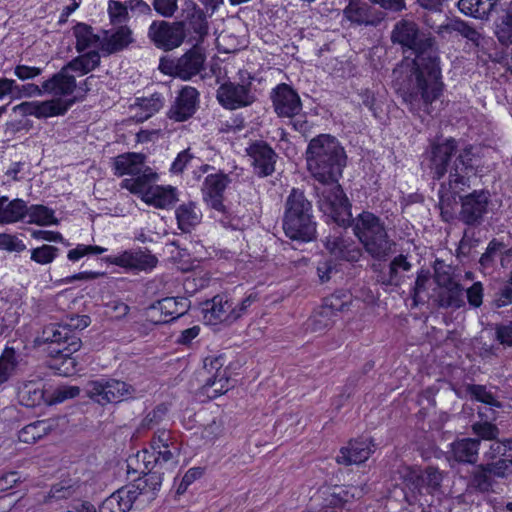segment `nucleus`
I'll return each instance as SVG.
<instances>
[{
	"mask_svg": "<svg viewBox=\"0 0 512 512\" xmlns=\"http://www.w3.org/2000/svg\"><path fill=\"white\" fill-rule=\"evenodd\" d=\"M390 38L406 55L393 69L397 93L411 113L431 114L432 104L445 88L435 37L414 21L402 19L394 25Z\"/></svg>",
	"mask_w": 512,
	"mask_h": 512,
	"instance_id": "obj_1",
	"label": "nucleus"
},
{
	"mask_svg": "<svg viewBox=\"0 0 512 512\" xmlns=\"http://www.w3.org/2000/svg\"><path fill=\"white\" fill-rule=\"evenodd\" d=\"M476 174V166L470 162L456 166L449 180L440 183L438 205L441 219L446 223L458 220L465 226H481L489 212L491 194L487 189L473 190L463 194L471 187V178Z\"/></svg>",
	"mask_w": 512,
	"mask_h": 512,
	"instance_id": "obj_2",
	"label": "nucleus"
},
{
	"mask_svg": "<svg viewBox=\"0 0 512 512\" xmlns=\"http://www.w3.org/2000/svg\"><path fill=\"white\" fill-rule=\"evenodd\" d=\"M307 170L320 184H334L342 177L347 155L340 141L331 134L313 137L306 148Z\"/></svg>",
	"mask_w": 512,
	"mask_h": 512,
	"instance_id": "obj_3",
	"label": "nucleus"
},
{
	"mask_svg": "<svg viewBox=\"0 0 512 512\" xmlns=\"http://www.w3.org/2000/svg\"><path fill=\"white\" fill-rule=\"evenodd\" d=\"M480 148L467 144L459 149L458 141L453 137H438L430 141L429 146L424 152V157L428 161L432 179L441 180L448 174L446 180L450 179L455 172L456 166L461 167V163L470 162L476 166V174L483 171Z\"/></svg>",
	"mask_w": 512,
	"mask_h": 512,
	"instance_id": "obj_4",
	"label": "nucleus"
},
{
	"mask_svg": "<svg viewBox=\"0 0 512 512\" xmlns=\"http://www.w3.org/2000/svg\"><path fill=\"white\" fill-rule=\"evenodd\" d=\"M362 244L365 252L377 261H386L395 251L396 242L389 236L385 222L370 211H362L349 228Z\"/></svg>",
	"mask_w": 512,
	"mask_h": 512,
	"instance_id": "obj_5",
	"label": "nucleus"
},
{
	"mask_svg": "<svg viewBox=\"0 0 512 512\" xmlns=\"http://www.w3.org/2000/svg\"><path fill=\"white\" fill-rule=\"evenodd\" d=\"M362 244L365 252L377 261H386L395 251L396 242L389 236L385 222L370 211H362L349 228Z\"/></svg>",
	"mask_w": 512,
	"mask_h": 512,
	"instance_id": "obj_6",
	"label": "nucleus"
},
{
	"mask_svg": "<svg viewBox=\"0 0 512 512\" xmlns=\"http://www.w3.org/2000/svg\"><path fill=\"white\" fill-rule=\"evenodd\" d=\"M230 183L229 175L219 170L205 177L201 191L204 202L212 211L211 217L224 228L239 230L242 225L241 218L224 204V192Z\"/></svg>",
	"mask_w": 512,
	"mask_h": 512,
	"instance_id": "obj_7",
	"label": "nucleus"
},
{
	"mask_svg": "<svg viewBox=\"0 0 512 512\" xmlns=\"http://www.w3.org/2000/svg\"><path fill=\"white\" fill-rule=\"evenodd\" d=\"M317 196V204L320 211L326 217L330 230H348L349 221H352V204L341 185L322 184L314 187Z\"/></svg>",
	"mask_w": 512,
	"mask_h": 512,
	"instance_id": "obj_8",
	"label": "nucleus"
},
{
	"mask_svg": "<svg viewBox=\"0 0 512 512\" xmlns=\"http://www.w3.org/2000/svg\"><path fill=\"white\" fill-rule=\"evenodd\" d=\"M39 343L49 344V353L52 356L63 358V363L74 365L71 355L77 352L82 345L80 337L67 328L64 322L51 323L44 327L42 334L37 337Z\"/></svg>",
	"mask_w": 512,
	"mask_h": 512,
	"instance_id": "obj_9",
	"label": "nucleus"
},
{
	"mask_svg": "<svg viewBox=\"0 0 512 512\" xmlns=\"http://www.w3.org/2000/svg\"><path fill=\"white\" fill-rule=\"evenodd\" d=\"M196 43L182 56L170 58L163 56L159 61V70L169 76L187 81L204 70L206 55L204 49Z\"/></svg>",
	"mask_w": 512,
	"mask_h": 512,
	"instance_id": "obj_10",
	"label": "nucleus"
},
{
	"mask_svg": "<svg viewBox=\"0 0 512 512\" xmlns=\"http://www.w3.org/2000/svg\"><path fill=\"white\" fill-rule=\"evenodd\" d=\"M135 392L134 386L115 378L92 380L85 386L87 397L101 406L134 399Z\"/></svg>",
	"mask_w": 512,
	"mask_h": 512,
	"instance_id": "obj_11",
	"label": "nucleus"
},
{
	"mask_svg": "<svg viewBox=\"0 0 512 512\" xmlns=\"http://www.w3.org/2000/svg\"><path fill=\"white\" fill-rule=\"evenodd\" d=\"M239 83L227 81L221 84L216 91V99L219 104L228 110H235L247 107L256 101V96L252 92V76L246 70H240Z\"/></svg>",
	"mask_w": 512,
	"mask_h": 512,
	"instance_id": "obj_12",
	"label": "nucleus"
},
{
	"mask_svg": "<svg viewBox=\"0 0 512 512\" xmlns=\"http://www.w3.org/2000/svg\"><path fill=\"white\" fill-rule=\"evenodd\" d=\"M147 37L156 48L168 52L181 46L186 34L182 23L154 20L148 28Z\"/></svg>",
	"mask_w": 512,
	"mask_h": 512,
	"instance_id": "obj_13",
	"label": "nucleus"
},
{
	"mask_svg": "<svg viewBox=\"0 0 512 512\" xmlns=\"http://www.w3.org/2000/svg\"><path fill=\"white\" fill-rule=\"evenodd\" d=\"M245 151L251 160L255 175L265 178L275 172V164L279 156L266 141H252Z\"/></svg>",
	"mask_w": 512,
	"mask_h": 512,
	"instance_id": "obj_14",
	"label": "nucleus"
},
{
	"mask_svg": "<svg viewBox=\"0 0 512 512\" xmlns=\"http://www.w3.org/2000/svg\"><path fill=\"white\" fill-rule=\"evenodd\" d=\"M104 260L132 271H150L158 263L157 257L148 249H129L115 256H107Z\"/></svg>",
	"mask_w": 512,
	"mask_h": 512,
	"instance_id": "obj_15",
	"label": "nucleus"
},
{
	"mask_svg": "<svg viewBox=\"0 0 512 512\" xmlns=\"http://www.w3.org/2000/svg\"><path fill=\"white\" fill-rule=\"evenodd\" d=\"M275 113L279 117L294 118L302 110L299 94L289 84H278L270 96Z\"/></svg>",
	"mask_w": 512,
	"mask_h": 512,
	"instance_id": "obj_16",
	"label": "nucleus"
},
{
	"mask_svg": "<svg viewBox=\"0 0 512 512\" xmlns=\"http://www.w3.org/2000/svg\"><path fill=\"white\" fill-rule=\"evenodd\" d=\"M347 230H330L323 240L324 247L334 256L348 262H358L362 250L346 236Z\"/></svg>",
	"mask_w": 512,
	"mask_h": 512,
	"instance_id": "obj_17",
	"label": "nucleus"
},
{
	"mask_svg": "<svg viewBox=\"0 0 512 512\" xmlns=\"http://www.w3.org/2000/svg\"><path fill=\"white\" fill-rule=\"evenodd\" d=\"M343 16L352 24L372 27H377L385 18L384 12L362 0H349Z\"/></svg>",
	"mask_w": 512,
	"mask_h": 512,
	"instance_id": "obj_18",
	"label": "nucleus"
},
{
	"mask_svg": "<svg viewBox=\"0 0 512 512\" xmlns=\"http://www.w3.org/2000/svg\"><path fill=\"white\" fill-rule=\"evenodd\" d=\"M183 19L177 23L183 24V32L187 35V31L195 34L193 40L196 43H202L208 35L207 15L193 0H185L182 9Z\"/></svg>",
	"mask_w": 512,
	"mask_h": 512,
	"instance_id": "obj_19",
	"label": "nucleus"
},
{
	"mask_svg": "<svg viewBox=\"0 0 512 512\" xmlns=\"http://www.w3.org/2000/svg\"><path fill=\"white\" fill-rule=\"evenodd\" d=\"M202 310L210 322L232 323L240 318V313H236L233 301L226 294H217L205 301Z\"/></svg>",
	"mask_w": 512,
	"mask_h": 512,
	"instance_id": "obj_20",
	"label": "nucleus"
},
{
	"mask_svg": "<svg viewBox=\"0 0 512 512\" xmlns=\"http://www.w3.org/2000/svg\"><path fill=\"white\" fill-rule=\"evenodd\" d=\"M199 92L191 86H184L178 93L174 104L170 107L167 116L177 122L190 119L197 111Z\"/></svg>",
	"mask_w": 512,
	"mask_h": 512,
	"instance_id": "obj_21",
	"label": "nucleus"
},
{
	"mask_svg": "<svg viewBox=\"0 0 512 512\" xmlns=\"http://www.w3.org/2000/svg\"><path fill=\"white\" fill-rule=\"evenodd\" d=\"M375 450V444L370 437H359L351 440L347 447H343L337 456V462L343 465L361 464L365 462Z\"/></svg>",
	"mask_w": 512,
	"mask_h": 512,
	"instance_id": "obj_22",
	"label": "nucleus"
},
{
	"mask_svg": "<svg viewBox=\"0 0 512 512\" xmlns=\"http://www.w3.org/2000/svg\"><path fill=\"white\" fill-rule=\"evenodd\" d=\"M142 453L144 468L164 471L174 469L178 465L180 448L178 443H176L156 451L144 449Z\"/></svg>",
	"mask_w": 512,
	"mask_h": 512,
	"instance_id": "obj_23",
	"label": "nucleus"
},
{
	"mask_svg": "<svg viewBox=\"0 0 512 512\" xmlns=\"http://www.w3.org/2000/svg\"><path fill=\"white\" fill-rule=\"evenodd\" d=\"M493 33L500 44H512V0H499L493 14Z\"/></svg>",
	"mask_w": 512,
	"mask_h": 512,
	"instance_id": "obj_24",
	"label": "nucleus"
},
{
	"mask_svg": "<svg viewBox=\"0 0 512 512\" xmlns=\"http://www.w3.org/2000/svg\"><path fill=\"white\" fill-rule=\"evenodd\" d=\"M282 227L286 237L292 241L308 243L317 237L315 218L282 219Z\"/></svg>",
	"mask_w": 512,
	"mask_h": 512,
	"instance_id": "obj_25",
	"label": "nucleus"
},
{
	"mask_svg": "<svg viewBox=\"0 0 512 512\" xmlns=\"http://www.w3.org/2000/svg\"><path fill=\"white\" fill-rule=\"evenodd\" d=\"M314 218L312 202L308 200L303 190L292 188L284 204L282 219Z\"/></svg>",
	"mask_w": 512,
	"mask_h": 512,
	"instance_id": "obj_26",
	"label": "nucleus"
},
{
	"mask_svg": "<svg viewBox=\"0 0 512 512\" xmlns=\"http://www.w3.org/2000/svg\"><path fill=\"white\" fill-rule=\"evenodd\" d=\"M163 475L164 471L145 468L137 478L133 479L132 483L126 486V488L128 491L133 492L135 500L140 495L144 494H151L152 498H154L156 492L161 488Z\"/></svg>",
	"mask_w": 512,
	"mask_h": 512,
	"instance_id": "obj_27",
	"label": "nucleus"
},
{
	"mask_svg": "<svg viewBox=\"0 0 512 512\" xmlns=\"http://www.w3.org/2000/svg\"><path fill=\"white\" fill-rule=\"evenodd\" d=\"M104 37L100 42V50L104 56L123 51L134 43L133 31L128 25L118 26L113 33L104 30Z\"/></svg>",
	"mask_w": 512,
	"mask_h": 512,
	"instance_id": "obj_28",
	"label": "nucleus"
},
{
	"mask_svg": "<svg viewBox=\"0 0 512 512\" xmlns=\"http://www.w3.org/2000/svg\"><path fill=\"white\" fill-rule=\"evenodd\" d=\"M69 71L71 70L64 65L59 72L42 83L43 91L60 97L72 95L77 88V83L75 77L68 73Z\"/></svg>",
	"mask_w": 512,
	"mask_h": 512,
	"instance_id": "obj_29",
	"label": "nucleus"
},
{
	"mask_svg": "<svg viewBox=\"0 0 512 512\" xmlns=\"http://www.w3.org/2000/svg\"><path fill=\"white\" fill-rule=\"evenodd\" d=\"M499 0H459L458 9L466 16L488 21L498 7Z\"/></svg>",
	"mask_w": 512,
	"mask_h": 512,
	"instance_id": "obj_30",
	"label": "nucleus"
},
{
	"mask_svg": "<svg viewBox=\"0 0 512 512\" xmlns=\"http://www.w3.org/2000/svg\"><path fill=\"white\" fill-rule=\"evenodd\" d=\"M480 439L463 438L451 444V453L458 463L475 465L478 460Z\"/></svg>",
	"mask_w": 512,
	"mask_h": 512,
	"instance_id": "obj_31",
	"label": "nucleus"
},
{
	"mask_svg": "<svg viewBox=\"0 0 512 512\" xmlns=\"http://www.w3.org/2000/svg\"><path fill=\"white\" fill-rule=\"evenodd\" d=\"M142 200L159 209H167L177 202V190L172 186H154L141 197Z\"/></svg>",
	"mask_w": 512,
	"mask_h": 512,
	"instance_id": "obj_32",
	"label": "nucleus"
},
{
	"mask_svg": "<svg viewBox=\"0 0 512 512\" xmlns=\"http://www.w3.org/2000/svg\"><path fill=\"white\" fill-rule=\"evenodd\" d=\"M18 398L26 407H36L42 403L52 404L45 396L44 385L40 381H29L18 388Z\"/></svg>",
	"mask_w": 512,
	"mask_h": 512,
	"instance_id": "obj_33",
	"label": "nucleus"
},
{
	"mask_svg": "<svg viewBox=\"0 0 512 512\" xmlns=\"http://www.w3.org/2000/svg\"><path fill=\"white\" fill-rule=\"evenodd\" d=\"M134 502L133 492L128 491L126 487H122L107 497L97 512H128Z\"/></svg>",
	"mask_w": 512,
	"mask_h": 512,
	"instance_id": "obj_34",
	"label": "nucleus"
},
{
	"mask_svg": "<svg viewBox=\"0 0 512 512\" xmlns=\"http://www.w3.org/2000/svg\"><path fill=\"white\" fill-rule=\"evenodd\" d=\"M28 206L22 199L9 201L8 197H0V223H14L21 221L27 216Z\"/></svg>",
	"mask_w": 512,
	"mask_h": 512,
	"instance_id": "obj_35",
	"label": "nucleus"
},
{
	"mask_svg": "<svg viewBox=\"0 0 512 512\" xmlns=\"http://www.w3.org/2000/svg\"><path fill=\"white\" fill-rule=\"evenodd\" d=\"M145 161L142 153L128 152L117 156L114 159V174L116 176L137 175L141 172V166Z\"/></svg>",
	"mask_w": 512,
	"mask_h": 512,
	"instance_id": "obj_36",
	"label": "nucleus"
},
{
	"mask_svg": "<svg viewBox=\"0 0 512 512\" xmlns=\"http://www.w3.org/2000/svg\"><path fill=\"white\" fill-rule=\"evenodd\" d=\"M464 288L460 283L443 287L436 295V303L439 308L458 310L465 305L463 298Z\"/></svg>",
	"mask_w": 512,
	"mask_h": 512,
	"instance_id": "obj_37",
	"label": "nucleus"
},
{
	"mask_svg": "<svg viewBox=\"0 0 512 512\" xmlns=\"http://www.w3.org/2000/svg\"><path fill=\"white\" fill-rule=\"evenodd\" d=\"M496 480L490 474V470L485 465H475L473 470L470 472L467 486L472 491L486 494L493 491V486L496 484Z\"/></svg>",
	"mask_w": 512,
	"mask_h": 512,
	"instance_id": "obj_38",
	"label": "nucleus"
},
{
	"mask_svg": "<svg viewBox=\"0 0 512 512\" xmlns=\"http://www.w3.org/2000/svg\"><path fill=\"white\" fill-rule=\"evenodd\" d=\"M178 228L183 233H190L200 224L202 215L194 202L181 204L175 211Z\"/></svg>",
	"mask_w": 512,
	"mask_h": 512,
	"instance_id": "obj_39",
	"label": "nucleus"
},
{
	"mask_svg": "<svg viewBox=\"0 0 512 512\" xmlns=\"http://www.w3.org/2000/svg\"><path fill=\"white\" fill-rule=\"evenodd\" d=\"M73 36L76 38L75 49L83 53L87 49L99 45L102 38L94 33L93 27L84 22H77L72 28Z\"/></svg>",
	"mask_w": 512,
	"mask_h": 512,
	"instance_id": "obj_40",
	"label": "nucleus"
},
{
	"mask_svg": "<svg viewBox=\"0 0 512 512\" xmlns=\"http://www.w3.org/2000/svg\"><path fill=\"white\" fill-rule=\"evenodd\" d=\"M78 100L77 97L62 99L60 97L46 101H38V119L62 116Z\"/></svg>",
	"mask_w": 512,
	"mask_h": 512,
	"instance_id": "obj_41",
	"label": "nucleus"
},
{
	"mask_svg": "<svg viewBox=\"0 0 512 512\" xmlns=\"http://www.w3.org/2000/svg\"><path fill=\"white\" fill-rule=\"evenodd\" d=\"M52 428L53 424L50 420H37L23 427L18 432V438L21 442L34 444L49 434Z\"/></svg>",
	"mask_w": 512,
	"mask_h": 512,
	"instance_id": "obj_42",
	"label": "nucleus"
},
{
	"mask_svg": "<svg viewBox=\"0 0 512 512\" xmlns=\"http://www.w3.org/2000/svg\"><path fill=\"white\" fill-rule=\"evenodd\" d=\"M101 55L97 50L83 52L81 55L76 56L70 60L66 65L73 72H81L88 74L100 66Z\"/></svg>",
	"mask_w": 512,
	"mask_h": 512,
	"instance_id": "obj_43",
	"label": "nucleus"
},
{
	"mask_svg": "<svg viewBox=\"0 0 512 512\" xmlns=\"http://www.w3.org/2000/svg\"><path fill=\"white\" fill-rule=\"evenodd\" d=\"M20 355L13 347L6 346L0 355V385L16 374Z\"/></svg>",
	"mask_w": 512,
	"mask_h": 512,
	"instance_id": "obj_44",
	"label": "nucleus"
},
{
	"mask_svg": "<svg viewBox=\"0 0 512 512\" xmlns=\"http://www.w3.org/2000/svg\"><path fill=\"white\" fill-rule=\"evenodd\" d=\"M190 302L184 297H166L157 302V306L153 305L152 308H158L162 314L172 316L171 320H175L183 316L189 308Z\"/></svg>",
	"mask_w": 512,
	"mask_h": 512,
	"instance_id": "obj_45",
	"label": "nucleus"
},
{
	"mask_svg": "<svg viewBox=\"0 0 512 512\" xmlns=\"http://www.w3.org/2000/svg\"><path fill=\"white\" fill-rule=\"evenodd\" d=\"M506 248V244L497 238H492L485 252L479 258L480 270L483 272L493 271L496 267V257L501 255L503 249Z\"/></svg>",
	"mask_w": 512,
	"mask_h": 512,
	"instance_id": "obj_46",
	"label": "nucleus"
},
{
	"mask_svg": "<svg viewBox=\"0 0 512 512\" xmlns=\"http://www.w3.org/2000/svg\"><path fill=\"white\" fill-rule=\"evenodd\" d=\"M135 105L141 110L135 115V118L137 121H144L162 108L163 98L161 94L154 93L149 98H137Z\"/></svg>",
	"mask_w": 512,
	"mask_h": 512,
	"instance_id": "obj_47",
	"label": "nucleus"
},
{
	"mask_svg": "<svg viewBox=\"0 0 512 512\" xmlns=\"http://www.w3.org/2000/svg\"><path fill=\"white\" fill-rule=\"evenodd\" d=\"M465 391L471 399L481 402L484 405L486 404L496 408H504V403L499 401L491 391H488L485 385L467 384L465 386Z\"/></svg>",
	"mask_w": 512,
	"mask_h": 512,
	"instance_id": "obj_48",
	"label": "nucleus"
},
{
	"mask_svg": "<svg viewBox=\"0 0 512 512\" xmlns=\"http://www.w3.org/2000/svg\"><path fill=\"white\" fill-rule=\"evenodd\" d=\"M27 215L29 216V223L41 226L58 223L54 216V211L44 205H31L28 207Z\"/></svg>",
	"mask_w": 512,
	"mask_h": 512,
	"instance_id": "obj_49",
	"label": "nucleus"
},
{
	"mask_svg": "<svg viewBox=\"0 0 512 512\" xmlns=\"http://www.w3.org/2000/svg\"><path fill=\"white\" fill-rule=\"evenodd\" d=\"M446 30L459 33L477 46L480 44L482 38L481 34L472 25L460 18L451 20L450 23L447 24Z\"/></svg>",
	"mask_w": 512,
	"mask_h": 512,
	"instance_id": "obj_50",
	"label": "nucleus"
},
{
	"mask_svg": "<svg viewBox=\"0 0 512 512\" xmlns=\"http://www.w3.org/2000/svg\"><path fill=\"white\" fill-rule=\"evenodd\" d=\"M512 304V271L509 278L505 281L492 296L489 306L491 310H498Z\"/></svg>",
	"mask_w": 512,
	"mask_h": 512,
	"instance_id": "obj_51",
	"label": "nucleus"
},
{
	"mask_svg": "<svg viewBox=\"0 0 512 512\" xmlns=\"http://www.w3.org/2000/svg\"><path fill=\"white\" fill-rule=\"evenodd\" d=\"M335 315L331 313L328 308L320 306L314 311L312 316L309 318V327L314 332H321L333 325V317Z\"/></svg>",
	"mask_w": 512,
	"mask_h": 512,
	"instance_id": "obj_52",
	"label": "nucleus"
},
{
	"mask_svg": "<svg viewBox=\"0 0 512 512\" xmlns=\"http://www.w3.org/2000/svg\"><path fill=\"white\" fill-rule=\"evenodd\" d=\"M478 226H466L463 231V236L459 242V246L457 248V256L468 257L473 248H476L481 242L480 238L477 236L476 228Z\"/></svg>",
	"mask_w": 512,
	"mask_h": 512,
	"instance_id": "obj_53",
	"label": "nucleus"
},
{
	"mask_svg": "<svg viewBox=\"0 0 512 512\" xmlns=\"http://www.w3.org/2000/svg\"><path fill=\"white\" fill-rule=\"evenodd\" d=\"M108 15L112 25H125L129 19V8L126 7V1L121 2L118 0L108 1Z\"/></svg>",
	"mask_w": 512,
	"mask_h": 512,
	"instance_id": "obj_54",
	"label": "nucleus"
},
{
	"mask_svg": "<svg viewBox=\"0 0 512 512\" xmlns=\"http://www.w3.org/2000/svg\"><path fill=\"white\" fill-rule=\"evenodd\" d=\"M381 264H373L372 268L374 272H378L377 281L384 286H400L403 282V276L399 274V271L392 266L388 265V271L380 270Z\"/></svg>",
	"mask_w": 512,
	"mask_h": 512,
	"instance_id": "obj_55",
	"label": "nucleus"
},
{
	"mask_svg": "<svg viewBox=\"0 0 512 512\" xmlns=\"http://www.w3.org/2000/svg\"><path fill=\"white\" fill-rule=\"evenodd\" d=\"M60 252V249L52 246L44 244L40 247L34 248L31 250V260L41 264L46 265L55 260V258L58 256Z\"/></svg>",
	"mask_w": 512,
	"mask_h": 512,
	"instance_id": "obj_56",
	"label": "nucleus"
},
{
	"mask_svg": "<svg viewBox=\"0 0 512 512\" xmlns=\"http://www.w3.org/2000/svg\"><path fill=\"white\" fill-rule=\"evenodd\" d=\"M70 482L71 480H63L52 485L47 495L46 502L51 499L58 501L72 497L76 489Z\"/></svg>",
	"mask_w": 512,
	"mask_h": 512,
	"instance_id": "obj_57",
	"label": "nucleus"
},
{
	"mask_svg": "<svg viewBox=\"0 0 512 512\" xmlns=\"http://www.w3.org/2000/svg\"><path fill=\"white\" fill-rule=\"evenodd\" d=\"M168 411L169 408L165 403L158 404L146 414L141 423L142 428L152 429L154 426L158 425L165 419Z\"/></svg>",
	"mask_w": 512,
	"mask_h": 512,
	"instance_id": "obj_58",
	"label": "nucleus"
},
{
	"mask_svg": "<svg viewBox=\"0 0 512 512\" xmlns=\"http://www.w3.org/2000/svg\"><path fill=\"white\" fill-rule=\"evenodd\" d=\"M133 176L135 180L134 190L136 194H141V197L144 196L148 189L153 187L151 183L157 179V174L149 167H146L144 170L141 169L139 174Z\"/></svg>",
	"mask_w": 512,
	"mask_h": 512,
	"instance_id": "obj_59",
	"label": "nucleus"
},
{
	"mask_svg": "<svg viewBox=\"0 0 512 512\" xmlns=\"http://www.w3.org/2000/svg\"><path fill=\"white\" fill-rule=\"evenodd\" d=\"M472 431L484 440H495L500 433L499 428L491 421H478L472 424Z\"/></svg>",
	"mask_w": 512,
	"mask_h": 512,
	"instance_id": "obj_60",
	"label": "nucleus"
},
{
	"mask_svg": "<svg viewBox=\"0 0 512 512\" xmlns=\"http://www.w3.org/2000/svg\"><path fill=\"white\" fill-rule=\"evenodd\" d=\"M347 294L343 291H336L332 295L325 297L321 306L331 310V313L336 315L337 312L343 311L348 306Z\"/></svg>",
	"mask_w": 512,
	"mask_h": 512,
	"instance_id": "obj_61",
	"label": "nucleus"
},
{
	"mask_svg": "<svg viewBox=\"0 0 512 512\" xmlns=\"http://www.w3.org/2000/svg\"><path fill=\"white\" fill-rule=\"evenodd\" d=\"M483 464L485 467H488V470H490V474L494 480L497 478H507L512 474V466L504 458L489 460L487 463Z\"/></svg>",
	"mask_w": 512,
	"mask_h": 512,
	"instance_id": "obj_62",
	"label": "nucleus"
},
{
	"mask_svg": "<svg viewBox=\"0 0 512 512\" xmlns=\"http://www.w3.org/2000/svg\"><path fill=\"white\" fill-rule=\"evenodd\" d=\"M495 340L504 348L512 347V321L494 324Z\"/></svg>",
	"mask_w": 512,
	"mask_h": 512,
	"instance_id": "obj_63",
	"label": "nucleus"
},
{
	"mask_svg": "<svg viewBox=\"0 0 512 512\" xmlns=\"http://www.w3.org/2000/svg\"><path fill=\"white\" fill-rule=\"evenodd\" d=\"M0 249L20 253L26 249V245L16 235L0 233Z\"/></svg>",
	"mask_w": 512,
	"mask_h": 512,
	"instance_id": "obj_64",
	"label": "nucleus"
}]
</instances>
